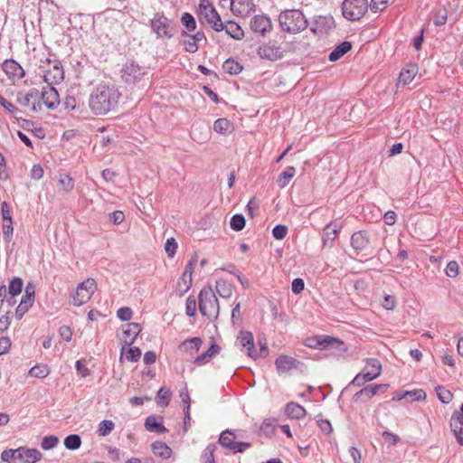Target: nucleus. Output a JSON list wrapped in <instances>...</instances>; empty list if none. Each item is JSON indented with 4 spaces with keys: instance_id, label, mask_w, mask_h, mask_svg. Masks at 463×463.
Masks as SVG:
<instances>
[{
    "instance_id": "nucleus-46",
    "label": "nucleus",
    "mask_w": 463,
    "mask_h": 463,
    "mask_svg": "<svg viewBox=\"0 0 463 463\" xmlns=\"http://www.w3.org/2000/svg\"><path fill=\"white\" fill-rule=\"evenodd\" d=\"M435 391H436L438 399L440 401V402H442L444 404H448L451 402V400L453 398V394L451 393L450 391L446 389L444 386L438 385L435 388Z\"/></svg>"
},
{
    "instance_id": "nucleus-55",
    "label": "nucleus",
    "mask_w": 463,
    "mask_h": 463,
    "mask_svg": "<svg viewBox=\"0 0 463 463\" xmlns=\"http://www.w3.org/2000/svg\"><path fill=\"white\" fill-rule=\"evenodd\" d=\"M1 459L5 463H17L16 449H5L1 453Z\"/></svg>"
},
{
    "instance_id": "nucleus-18",
    "label": "nucleus",
    "mask_w": 463,
    "mask_h": 463,
    "mask_svg": "<svg viewBox=\"0 0 463 463\" xmlns=\"http://www.w3.org/2000/svg\"><path fill=\"white\" fill-rule=\"evenodd\" d=\"M164 418L160 415H149L146 418L144 426L149 432L165 433L168 430L164 426Z\"/></svg>"
},
{
    "instance_id": "nucleus-5",
    "label": "nucleus",
    "mask_w": 463,
    "mask_h": 463,
    "mask_svg": "<svg viewBox=\"0 0 463 463\" xmlns=\"http://www.w3.org/2000/svg\"><path fill=\"white\" fill-rule=\"evenodd\" d=\"M196 14L199 19H203L213 31L217 33L223 31L224 23L209 0L200 1Z\"/></svg>"
},
{
    "instance_id": "nucleus-13",
    "label": "nucleus",
    "mask_w": 463,
    "mask_h": 463,
    "mask_svg": "<svg viewBox=\"0 0 463 463\" xmlns=\"http://www.w3.org/2000/svg\"><path fill=\"white\" fill-rule=\"evenodd\" d=\"M350 244L356 253L364 251L370 245V235L364 230L355 232L351 236Z\"/></svg>"
},
{
    "instance_id": "nucleus-37",
    "label": "nucleus",
    "mask_w": 463,
    "mask_h": 463,
    "mask_svg": "<svg viewBox=\"0 0 463 463\" xmlns=\"http://www.w3.org/2000/svg\"><path fill=\"white\" fill-rule=\"evenodd\" d=\"M192 282V277L187 276L186 274H182L176 285V290L180 297L184 295L190 289Z\"/></svg>"
},
{
    "instance_id": "nucleus-52",
    "label": "nucleus",
    "mask_w": 463,
    "mask_h": 463,
    "mask_svg": "<svg viewBox=\"0 0 463 463\" xmlns=\"http://www.w3.org/2000/svg\"><path fill=\"white\" fill-rule=\"evenodd\" d=\"M59 443V439L55 435L45 436L41 443V447L44 450H49L55 448Z\"/></svg>"
},
{
    "instance_id": "nucleus-42",
    "label": "nucleus",
    "mask_w": 463,
    "mask_h": 463,
    "mask_svg": "<svg viewBox=\"0 0 463 463\" xmlns=\"http://www.w3.org/2000/svg\"><path fill=\"white\" fill-rule=\"evenodd\" d=\"M181 36L186 38L183 42L184 50L190 53L196 52L198 50V45H197V43L192 38L191 34H189L188 32H186V31H182Z\"/></svg>"
},
{
    "instance_id": "nucleus-43",
    "label": "nucleus",
    "mask_w": 463,
    "mask_h": 463,
    "mask_svg": "<svg viewBox=\"0 0 463 463\" xmlns=\"http://www.w3.org/2000/svg\"><path fill=\"white\" fill-rule=\"evenodd\" d=\"M216 448L214 443L208 444L201 455V463H215L213 453Z\"/></svg>"
},
{
    "instance_id": "nucleus-47",
    "label": "nucleus",
    "mask_w": 463,
    "mask_h": 463,
    "mask_svg": "<svg viewBox=\"0 0 463 463\" xmlns=\"http://www.w3.org/2000/svg\"><path fill=\"white\" fill-rule=\"evenodd\" d=\"M365 362V370H369V372H371L372 373H375L376 377L380 376L382 373L381 362L376 358H367Z\"/></svg>"
},
{
    "instance_id": "nucleus-62",
    "label": "nucleus",
    "mask_w": 463,
    "mask_h": 463,
    "mask_svg": "<svg viewBox=\"0 0 463 463\" xmlns=\"http://www.w3.org/2000/svg\"><path fill=\"white\" fill-rule=\"evenodd\" d=\"M142 352L139 347L133 346L128 350L127 359L130 362H137L141 357Z\"/></svg>"
},
{
    "instance_id": "nucleus-9",
    "label": "nucleus",
    "mask_w": 463,
    "mask_h": 463,
    "mask_svg": "<svg viewBox=\"0 0 463 463\" xmlns=\"http://www.w3.org/2000/svg\"><path fill=\"white\" fill-rule=\"evenodd\" d=\"M16 103L22 107H30L31 111L36 113L42 109L40 91L36 89H31L26 93L19 91L16 95Z\"/></svg>"
},
{
    "instance_id": "nucleus-28",
    "label": "nucleus",
    "mask_w": 463,
    "mask_h": 463,
    "mask_svg": "<svg viewBox=\"0 0 463 463\" xmlns=\"http://www.w3.org/2000/svg\"><path fill=\"white\" fill-rule=\"evenodd\" d=\"M285 412L288 417L296 420H301L307 414L305 408L294 402H290L286 405Z\"/></svg>"
},
{
    "instance_id": "nucleus-64",
    "label": "nucleus",
    "mask_w": 463,
    "mask_h": 463,
    "mask_svg": "<svg viewBox=\"0 0 463 463\" xmlns=\"http://www.w3.org/2000/svg\"><path fill=\"white\" fill-rule=\"evenodd\" d=\"M449 426L450 427H463V415L459 414L458 411H455L450 418L449 420Z\"/></svg>"
},
{
    "instance_id": "nucleus-3",
    "label": "nucleus",
    "mask_w": 463,
    "mask_h": 463,
    "mask_svg": "<svg viewBox=\"0 0 463 463\" xmlns=\"http://www.w3.org/2000/svg\"><path fill=\"white\" fill-rule=\"evenodd\" d=\"M121 79L128 85L145 87L148 82V71L134 61H127L121 71Z\"/></svg>"
},
{
    "instance_id": "nucleus-31",
    "label": "nucleus",
    "mask_w": 463,
    "mask_h": 463,
    "mask_svg": "<svg viewBox=\"0 0 463 463\" xmlns=\"http://www.w3.org/2000/svg\"><path fill=\"white\" fill-rule=\"evenodd\" d=\"M153 453L162 458H169L172 456V449L166 443L162 441H155L151 445Z\"/></svg>"
},
{
    "instance_id": "nucleus-53",
    "label": "nucleus",
    "mask_w": 463,
    "mask_h": 463,
    "mask_svg": "<svg viewBox=\"0 0 463 463\" xmlns=\"http://www.w3.org/2000/svg\"><path fill=\"white\" fill-rule=\"evenodd\" d=\"M50 371L47 365H35L29 371V374L36 378H43L49 374Z\"/></svg>"
},
{
    "instance_id": "nucleus-25",
    "label": "nucleus",
    "mask_w": 463,
    "mask_h": 463,
    "mask_svg": "<svg viewBox=\"0 0 463 463\" xmlns=\"http://www.w3.org/2000/svg\"><path fill=\"white\" fill-rule=\"evenodd\" d=\"M330 342L335 343L333 336L316 335V336L307 338L306 340V345L310 348L324 350L326 347V345H328V343H330Z\"/></svg>"
},
{
    "instance_id": "nucleus-57",
    "label": "nucleus",
    "mask_w": 463,
    "mask_h": 463,
    "mask_svg": "<svg viewBox=\"0 0 463 463\" xmlns=\"http://www.w3.org/2000/svg\"><path fill=\"white\" fill-rule=\"evenodd\" d=\"M251 447L250 442L246 441H234L232 446L230 448L233 454L244 452L247 449Z\"/></svg>"
},
{
    "instance_id": "nucleus-35",
    "label": "nucleus",
    "mask_w": 463,
    "mask_h": 463,
    "mask_svg": "<svg viewBox=\"0 0 463 463\" xmlns=\"http://www.w3.org/2000/svg\"><path fill=\"white\" fill-rule=\"evenodd\" d=\"M334 340L335 341V342L328 343V345H326V347L324 350H331L332 354H335V355H342L348 350L347 346L345 345V344L343 341H341L335 337H334Z\"/></svg>"
},
{
    "instance_id": "nucleus-1",
    "label": "nucleus",
    "mask_w": 463,
    "mask_h": 463,
    "mask_svg": "<svg viewBox=\"0 0 463 463\" xmlns=\"http://www.w3.org/2000/svg\"><path fill=\"white\" fill-rule=\"evenodd\" d=\"M121 92L113 84H98L94 87L89 97V108L96 116H104L116 111Z\"/></svg>"
},
{
    "instance_id": "nucleus-4",
    "label": "nucleus",
    "mask_w": 463,
    "mask_h": 463,
    "mask_svg": "<svg viewBox=\"0 0 463 463\" xmlns=\"http://www.w3.org/2000/svg\"><path fill=\"white\" fill-rule=\"evenodd\" d=\"M199 311L209 320H216L219 315V301L211 287L201 289L198 296Z\"/></svg>"
},
{
    "instance_id": "nucleus-27",
    "label": "nucleus",
    "mask_w": 463,
    "mask_h": 463,
    "mask_svg": "<svg viewBox=\"0 0 463 463\" xmlns=\"http://www.w3.org/2000/svg\"><path fill=\"white\" fill-rule=\"evenodd\" d=\"M315 26L311 27V32L317 33V32H324L334 27V19L331 16H317L314 20Z\"/></svg>"
},
{
    "instance_id": "nucleus-8",
    "label": "nucleus",
    "mask_w": 463,
    "mask_h": 463,
    "mask_svg": "<svg viewBox=\"0 0 463 463\" xmlns=\"http://www.w3.org/2000/svg\"><path fill=\"white\" fill-rule=\"evenodd\" d=\"M96 288V281L93 279H87L85 281L79 284L72 297L73 305L79 307L87 303L91 298Z\"/></svg>"
},
{
    "instance_id": "nucleus-21",
    "label": "nucleus",
    "mask_w": 463,
    "mask_h": 463,
    "mask_svg": "<svg viewBox=\"0 0 463 463\" xmlns=\"http://www.w3.org/2000/svg\"><path fill=\"white\" fill-rule=\"evenodd\" d=\"M2 68L9 78L20 80L24 77V70L14 60H5Z\"/></svg>"
},
{
    "instance_id": "nucleus-51",
    "label": "nucleus",
    "mask_w": 463,
    "mask_h": 463,
    "mask_svg": "<svg viewBox=\"0 0 463 463\" xmlns=\"http://www.w3.org/2000/svg\"><path fill=\"white\" fill-rule=\"evenodd\" d=\"M114 427H115V424L113 421L109 420H103L99 424V429H98L99 436H101V437L108 436L113 430Z\"/></svg>"
},
{
    "instance_id": "nucleus-54",
    "label": "nucleus",
    "mask_w": 463,
    "mask_h": 463,
    "mask_svg": "<svg viewBox=\"0 0 463 463\" xmlns=\"http://www.w3.org/2000/svg\"><path fill=\"white\" fill-rule=\"evenodd\" d=\"M35 297V287L32 283H28L25 287L24 295L21 300H25L26 304L33 305Z\"/></svg>"
},
{
    "instance_id": "nucleus-23",
    "label": "nucleus",
    "mask_w": 463,
    "mask_h": 463,
    "mask_svg": "<svg viewBox=\"0 0 463 463\" xmlns=\"http://www.w3.org/2000/svg\"><path fill=\"white\" fill-rule=\"evenodd\" d=\"M141 330L140 324L135 322L128 323L123 329L125 345L130 346L133 345Z\"/></svg>"
},
{
    "instance_id": "nucleus-15",
    "label": "nucleus",
    "mask_w": 463,
    "mask_h": 463,
    "mask_svg": "<svg viewBox=\"0 0 463 463\" xmlns=\"http://www.w3.org/2000/svg\"><path fill=\"white\" fill-rule=\"evenodd\" d=\"M43 455L36 449L20 447L16 449V458L19 463H36L41 460Z\"/></svg>"
},
{
    "instance_id": "nucleus-45",
    "label": "nucleus",
    "mask_w": 463,
    "mask_h": 463,
    "mask_svg": "<svg viewBox=\"0 0 463 463\" xmlns=\"http://www.w3.org/2000/svg\"><path fill=\"white\" fill-rule=\"evenodd\" d=\"M448 19V10L444 6H440L434 12L433 23L436 26H442Z\"/></svg>"
},
{
    "instance_id": "nucleus-36",
    "label": "nucleus",
    "mask_w": 463,
    "mask_h": 463,
    "mask_svg": "<svg viewBox=\"0 0 463 463\" xmlns=\"http://www.w3.org/2000/svg\"><path fill=\"white\" fill-rule=\"evenodd\" d=\"M216 292L217 294L223 298H228L232 294V285L228 282H226L223 279H218L216 281Z\"/></svg>"
},
{
    "instance_id": "nucleus-7",
    "label": "nucleus",
    "mask_w": 463,
    "mask_h": 463,
    "mask_svg": "<svg viewBox=\"0 0 463 463\" xmlns=\"http://www.w3.org/2000/svg\"><path fill=\"white\" fill-rule=\"evenodd\" d=\"M369 7L367 0H344L342 14L349 21H359L364 16Z\"/></svg>"
},
{
    "instance_id": "nucleus-38",
    "label": "nucleus",
    "mask_w": 463,
    "mask_h": 463,
    "mask_svg": "<svg viewBox=\"0 0 463 463\" xmlns=\"http://www.w3.org/2000/svg\"><path fill=\"white\" fill-rule=\"evenodd\" d=\"M24 282L21 278L14 277L13 278L8 284V295L12 297H16L21 294L23 289Z\"/></svg>"
},
{
    "instance_id": "nucleus-14",
    "label": "nucleus",
    "mask_w": 463,
    "mask_h": 463,
    "mask_svg": "<svg viewBox=\"0 0 463 463\" xmlns=\"http://www.w3.org/2000/svg\"><path fill=\"white\" fill-rule=\"evenodd\" d=\"M43 80L50 86L60 83L64 78L62 66L58 61L53 63L52 69L43 71Z\"/></svg>"
},
{
    "instance_id": "nucleus-6",
    "label": "nucleus",
    "mask_w": 463,
    "mask_h": 463,
    "mask_svg": "<svg viewBox=\"0 0 463 463\" xmlns=\"http://www.w3.org/2000/svg\"><path fill=\"white\" fill-rule=\"evenodd\" d=\"M150 26L157 38L171 39L175 33L172 20L168 19L163 12L154 15L150 21Z\"/></svg>"
},
{
    "instance_id": "nucleus-56",
    "label": "nucleus",
    "mask_w": 463,
    "mask_h": 463,
    "mask_svg": "<svg viewBox=\"0 0 463 463\" xmlns=\"http://www.w3.org/2000/svg\"><path fill=\"white\" fill-rule=\"evenodd\" d=\"M185 313L188 317H194L196 313V300L194 296H189L186 299Z\"/></svg>"
},
{
    "instance_id": "nucleus-33",
    "label": "nucleus",
    "mask_w": 463,
    "mask_h": 463,
    "mask_svg": "<svg viewBox=\"0 0 463 463\" xmlns=\"http://www.w3.org/2000/svg\"><path fill=\"white\" fill-rule=\"evenodd\" d=\"M296 174L294 166H288L279 176L277 184L280 188L286 187Z\"/></svg>"
},
{
    "instance_id": "nucleus-16",
    "label": "nucleus",
    "mask_w": 463,
    "mask_h": 463,
    "mask_svg": "<svg viewBox=\"0 0 463 463\" xmlns=\"http://www.w3.org/2000/svg\"><path fill=\"white\" fill-rule=\"evenodd\" d=\"M40 99L43 100V103L49 109H55L60 103L57 90L53 86L50 85L43 89L42 92L40 93Z\"/></svg>"
},
{
    "instance_id": "nucleus-39",
    "label": "nucleus",
    "mask_w": 463,
    "mask_h": 463,
    "mask_svg": "<svg viewBox=\"0 0 463 463\" xmlns=\"http://www.w3.org/2000/svg\"><path fill=\"white\" fill-rule=\"evenodd\" d=\"M58 184L63 192L69 193L74 188V180L70 175L61 174L59 176Z\"/></svg>"
},
{
    "instance_id": "nucleus-40",
    "label": "nucleus",
    "mask_w": 463,
    "mask_h": 463,
    "mask_svg": "<svg viewBox=\"0 0 463 463\" xmlns=\"http://www.w3.org/2000/svg\"><path fill=\"white\" fill-rule=\"evenodd\" d=\"M172 392L169 389L161 387L156 396L157 405L166 407L171 400Z\"/></svg>"
},
{
    "instance_id": "nucleus-20",
    "label": "nucleus",
    "mask_w": 463,
    "mask_h": 463,
    "mask_svg": "<svg viewBox=\"0 0 463 463\" xmlns=\"http://www.w3.org/2000/svg\"><path fill=\"white\" fill-rule=\"evenodd\" d=\"M341 230V226H337L334 222L328 223L323 231V245L324 247L332 248Z\"/></svg>"
},
{
    "instance_id": "nucleus-60",
    "label": "nucleus",
    "mask_w": 463,
    "mask_h": 463,
    "mask_svg": "<svg viewBox=\"0 0 463 463\" xmlns=\"http://www.w3.org/2000/svg\"><path fill=\"white\" fill-rule=\"evenodd\" d=\"M389 0H371L370 9L373 13L383 11L388 5Z\"/></svg>"
},
{
    "instance_id": "nucleus-32",
    "label": "nucleus",
    "mask_w": 463,
    "mask_h": 463,
    "mask_svg": "<svg viewBox=\"0 0 463 463\" xmlns=\"http://www.w3.org/2000/svg\"><path fill=\"white\" fill-rule=\"evenodd\" d=\"M236 435L233 430H225L220 434L218 442L222 448L230 449L234 443Z\"/></svg>"
},
{
    "instance_id": "nucleus-48",
    "label": "nucleus",
    "mask_w": 463,
    "mask_h": 463,
    "mask_svg": "<svg viewBox=\"0 0 463 463\" xmlns=\"http://www.w3.org/2000/svg\"><path fill=\"white\" fill-rule=\"evenodd\" d=\"M245 217L241 213L234 214L230 221L231 228L235 232H240L245 227Z\"/></svg>"
},
{
    "instance_id": "nucleus-59",
    "label": "nucleus",
    "mask_w": 463,
    "mask_h": 463,
    "mask_svg": "<svg viewBox=\"0 0 463 463\" xmlns=\"http://www.w3.org/2000/svg\"><path fill=\"white\" fill-rule=\"evenodd\" d=\"M133 311L128 307H120L117 311V317L121 321H129L132 318Z\"/></svg>"
},
{
    "instance_id": "nucleus-22",
    "label": "nucleus",
    "mask_w": 463,
    "mask_h": 463,
    "mask_svg": "<svg viewBox=\"0 0 463 463\" xmlns=\"http://www.w3.org/2000/svg\"><path fill=\"white\" fill-rule=\"evenodd\" d=\"M298 364L299 362L297 359L285 354L279 355L275 361L276 368L279 373H288L297 368Z\"/></svg>"
},
{
    "instance_id": "nucleus-17",
    "label": "nucleus",
    "mask_w": 463,
    "mask_h": 463,
    "mask_svg": "<svg viewBox=\"0 0 463 463\" xmlns=\"http://www.w3.org/2000/svg\"><path fill=\"white\" fill-rule=\"evenodd\" d=\"M254 7L253 0H231V10L235 15L247 16L254 11Z\"/></svg>"
},
{
    "instance_id": "nucleus-49",
    "label": "nucleus",
    "mask_w": 463,
    "mask_h": 463,
    "mask_svg": "<svg viewBox=\"0 0 463 463\" xmlns=\"http://www.w3.org/2000/svg\"><path fill=\"white\" fill-rule=\"evenodd\" d=\"M181 23L188 32H194L196 29V21L189 13H184L182 14Z\"/></svg>"
},
{
    "instance_id": "nucleus-58",
    "label": "nucleus",
    "mask_w": 463,
    "mask_h": 463,
    "mask_svg": "<svg viewBox=\"0 0 463 463\" xmlns=\"http://www.w3.org/2000/svg\"><path fill=\"white\" fill-rule=\"evenodd\" d=\"M288 233V228L283 224H277L272 229V235L277 240H283Z\"/></svg>"
},
{
    "instance_id": "nucleus-19",
    "label": "nucleus",
    "mask_w": 463,
    "mask_h": 463,
    "mask_svg": "<svg viewBox=\"0 0 463 463\" xmlns=\"http://www.w3.org/2000/svg\"><path fill=\"white\" fill-rule=\"evenodd\" d=\"M238 341L242 347L247 348V354L253 359H258L257 351L254 346L253 335L250 331H241Z\"/></svg>"
},
{
    "instance_id": "nucleus-26",
    "label": "nucleus",
    "mask_w": 463,
    "mask_h": 463,
    "mask_svg": "<svg viewBox=\"0 0 463 463\" xmlns=\"http://www.w3.org/2000/svg\"><path fill=\"white\" fill-rule=\"evenodd\" d=\"M203 345V340L200 337L194 336L183 341L178 348L180 351L189 353L191 355L197 352Z\"/></svg>"
},
{
    "instance_id": "nucleus-61",
    "label": "nucleus",
    "mask_w": 463,
    "mask_h": 463,
    "mask_svg": "<svg viewBox=\"0 0 463 463\" xmlns=\"http://www.w3.org/2000/svg\"><path fill=\"white\" fill-rule=\"evenodd\" d=\"M177 249V243L174 238H169L166 240L165 244V250L167 253L168 257H174Z\"/></svg>"
},
{
    "instance_id": "nucleus-12",
    "label": "nucleus",
    "mask_w": 463,
    "mask_h": 463,
    "mask_svg": "<svg viewBox=\"0 0 463 463\" xmlns=\"http://www.w3.org/2000/svg\"><path fill=\"white\" fill-rule=\"evenodd\" d=\"M250 26L254 33H260L264 36L268 32L271 31L272 23L269 16L257 14L251 18Z\"/></svg>"
},
{
    "instance_id": "nucleus-2",
    "label": "nucleus",
    "mask_w": 463,
    "mask_h": 463,
    "mask_svg": "<svg viewBox=\"0 0 463 463\" xmlns=\"http://www.w3.org/2000/svg\"><path fill=\"white\" fill-rule=\"evenodd\" d=\"M280 28L288 33H298L304 31L307 25V19L298 9H288L279 15Z\"/></svg>"
},
{
    "instance_id": "nucleus-63",
    "label": "nucleus",
    "mask_w": 463,
    "mask_h": 463,
    "mask_svg": "<svg viewBox=\"0 0 463 463\" xmlns=\"http://www.w3.org/2000/svg\"><path fill=\"white\" fill-rule=\"evenodd\" d=\"M33 305L26 304L25 300H21L15 310V317L18 320L22 319L24 314Z\"/></svg>"
},
{
    "instance_id": "nucleus-34",
    "label": "nucleus",
    "mask_w": 463,
    "mask_h": 463,
    "mask_svg": "<svg viewBox=\"0 0 463 463\" xmlns=\"http://www.w3.org/2000/svg\"><path fill=\"white\" fill-rule=\"evenodd\" d=\"M222 69L231 75H238L241 72L243 67L240 62L229 58L223 62Z\"/></svg>"
},
{
    "instance_id": "nucleus-44",
    "label": "nucleus",
    "mask_w": 463,
    "mask_h": 463,
    "mask_svg": "<svg viewBox=\"0 0 463 463\" xmlns=\"http://www.w3.org/2000/svg\"><path fill=\"white\" fill-rule=\"evenodd\" d=\"M232 125L227 118H218L213 123V129L215 132L220 134H225L231 130Z\"/></svg>"
},
{
    "instance_id": "nucleus-29",
    "label": "nucleus",
    "mask_w": 463,
    "mask_h": 463,
    "mask_svg": "<svg viewBox=\"0 0 463 463\" xmlns=\"http://www.w3.org/2000/svg\"><path fill=\"white\" fill-rule=\"evenodd\" d=\"M230 37L234 40H241L244 37V32L242 28L234 21L229 20L224 23L223 29Z\"/></svg>"
},
{
    "instance_id": "nucleus-50",
    "label": "nucleus",
    "mask_w": 463,
    "mask_h": 463,
    "mask_svg": "<svg viewBox=\"0 0 463 463\" xmlns=\"http://www.w3.org/2000/svg\"><path fill=\"white\" fill-rule=\"evenodd\" d=\"M416 73L415 67L408 70H402L399 75V82L407 85L412 81Z\"/></svg>"
},
{
    "instance_id": "nucleus-30",
    "label": "nucleus",
    "mask_w": 463,
    "mask_h": 463,
    "mask_svg": "<svg viewBox=\"0 0 463 463\" xmlns=\"http://www.w3.org/2000/svg\"><path fill=\"white\" fill-rule=\"evenodd\" d=\"M352 49V43L344 41L338 44L330 53L328 59L330 61H336L346 54Z\"/></svg>"
},
{
    "instance_id": "nucleus-24",
    "label": "nucleus",
    "mask_w": 463,
    "mask_h": 463,
    "mask_svg": "<svg viewBox=\"0 0 463 463\" xmlns=\"http://www.w3.org/2000/svg\"><path fill=\"white\" fill-rule=\"evenodd\" d=\"M221 351V347L216 345L215 343H213L212 345L209 347V349L203 353L202 354L198 355L194 361V364L197 366H202L206 364H208L211 359L218 354Z\"/></svg>"
},
{
    "instance_id": "nucleus-41",
    "label": "nucleus",
    "mask_w": 463,
    "mask_h": 463,
    "mask_svg": "<svg viewBox=\"0 0 463 463\" xmlns=\"http://www.w3.org/2000/svg\"><path fill=\"white\" fill-rule=\"evenodd\" d=\"M63 444L67 449L76 450L81 445V438L78 434H70L64 439Z\"/></svg>"
},
{
    "instance_id": "nucleus-11",
    "label": "nucleus",
    "mask_w": 463,
    "mask_h": 463,
    "mask_svg": "<svg viewBox=\"0 0 463 463\" xmlns=\"http://www.w3.org/2000/svg\"><path fill=\"white\" fill-rule=\"evenodd\" d=\"M388 388L389 384L385 383L367 385L354 395V400H360L363 402H366L374 395L385 392Z\"/></svg>"
},
{
    "instance_id": "nucleus-10",
    "label": "nucleus",
    "mask_w": 463,
    "mask_h": 463,
    "mask_svg": "<svg viewBox=\"0 0 463 463\" xmlns=\"http://www.w3.org/2000/svg\"><path fill=\"white\" fill-rule=\"evenodd\" d=\"M257 53L261 59L276 61L285 56V50L281 46L276 45L275 43L269 42L260 45Z\"/></svg>"
}]
</instances>
